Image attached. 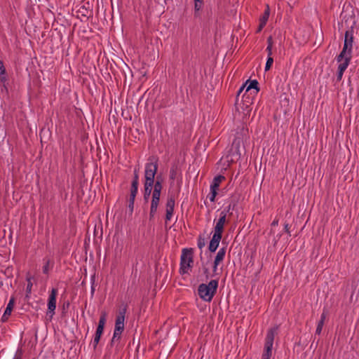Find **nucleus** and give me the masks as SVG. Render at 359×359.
<instances>
[{
	"mask_svg": "<svg viewBox=\"0 0 359 359\" xmlns=\"http://www.w3.org/2000/svg\"><path fill=\"white\" fill-rule=\"evenodd\" d=\"M337 62H338V69L337 73V81H340L342 79L344 72L349 65L351 60L348 59H341L337 57Z\"/></svg>",
	"mask_w": 359,
	"mask_h": 359,
	"instance_id": "f8f14e48",
	"label": "nucleus"
},
{
	"mask_svg": "<svg viewBox=\"0 0 359 359\" xmlns=\"http://www.w3.org/2000/svg\"><path fill=\"white\" fill-rule=\"evenodd\" d=\"M323 325H324V324L322 323V322H318V323L316 330V333L317 334H320V333L322 332V330H323Z\"/></svg>",
	"mask_w": 359,
	"mask_h": 359,
	"instance_id": "bb28decb",
	"label": "nucleus"
},
{
	"mask_svg": "<svg viewBox=\"0 0 359 359\" xmlns=\"http://www.w3.org/2000/svg\"><path fill=\"white\" fill-rule=\"evenodd\" d=\"M277 327L271 328L266 334L262 359H270L272 356V348Z\"/></svg>",
	"mask_w": 359,
	"mask_h": 359,
	"instance_id": "0eeeda50",
	"label": "nucleus"
},
{
	"mask_svg": "<svg viewBox=\"0 0 359 359\" xmlns=\"http://www.w3.org/2000/svg\"><path fill=\"white\" fill-rule=\"evenodd\" d=\"M138 190V184L135 182H132L130 187V194L136 196Z\"/></svg>",
	"mask_w": 359,
	"mask_h": 359,
	"instance_id": "4be33fe9",
	"label": "nucleus"
},
{
	"mask_svg": "<svg viewBox=\"0 0 359 359\" xmlns=\"http://www.w3.org/2000/svg\"><path fill=\"white\" fill-rule=\"evenodd\" d=\"M225 255H226V248H222L218 250V252L216 255V257L215 258L213 266H212V270L215 273H217V267L220 264V263H222L223 262V260L225 257Z\"/></svg>",
	"mask_w": 359,
	"mask_h": 359,
	"instance_id": "ddd939ff",
	"label": "nucleus"
},
{
	"mask_svg": "<svg viewBox=\"0 0 359 359\" xmlns=\"http://www.w3.org/2000/svg\"><path fill=\"white\" fill-rule=\"evenodd\" d=\"M0 82L2 83L4 88L7 91L8 76L6 72H4V74H0Z\"/></svg>",
	"mask_w": 359,
	"mask_h": 359,
	"instance_id": "aec40b11",
	"label": "nucleus"
},
{
	"mask_svg": "<svg viewBox=\"0 0 359 359\" xmlns=\"http://www.w3.org/2000/svg\"><path fill=\"white\" fill-rule=\"evenodd\" d=\"M163 186L161 183V180H160L159 177H157V180L154 184V189L153 190L152 196L151 198V205H150V211H149V219H153L158 210L159 203H160V196L162 190Z\"/></svg>",
	"mask_w": 359,
	"mask_h": 359,
	"instance_id": "f03ea898",
	"label": "nucleus"
},
{
	"mask_svg": "<svg viewBox=\"0 0 359 359\" xmlns=\"http://www.w3.org/2000/svg\"><path fill=\"white\" fill-rule=\"evenodd\" d=\"M126 313V306H124L119 311L115 322V328L111 339V342L114 343L121 339V334L124 330L125 315Z\"/></svg>",
	"mask_w": 359,
	"mask_h": 359,
	"instance_id": "39448f33",
	"label": "nucleus"
},
{
	"mask_svg": "<svg viewBox=\"0 0 359 359\" xmlns=\"http://www.w3.org/2000/svg\"><path fill=\"white\" fill-rule=\"evenodd\" d=\"M278 220H274L272 223H271V225L272 226H276L278 225Z\"/></svg>",
	"mask_w": 359,
	"mask_h": 359,
	"instance_id": "ea45409f",
	"label": "nucleus"
},
{
	"mask_svg": "<svg viewBox=\"0 0 359 359\" xmlns=\"http://www.w3.org/2000/svg\"><path fill=\"white\" fill-rule=\"evenodd\" d=\"M158 170V159L150 158L144 166V184H155V175Z\"/></svg>",
	"mask_w": 359,
	"mask_h": 359,
	"instance_id": "7ed1b4c3",
	"label": "nucleus"
},
{
	"mask_svg": "<svg viewBox=\"0 0 359 359\" xmlns=\"http://www.w3.org/2000/svg\"><path fill=\"white\" fill-rule=\"evenodd\" d=\"M273 62V58L272 57H267L266 62L265 65V71H268L271 67Z\"/></svg>",
	"mask_w": 359,
	"mask_h": 359,
	"instance_id": "5701e85b",
	"label": "nucleus"
},
{
	"mask_svg": "<svg viewBox=\"0 0 359 359\" xmlns=\"http://www.w3.org/2000/svg\"><path fill=\"white\" fill-rule=\"evenodd\" d=\"M136 196L130 194V199L129 201H135Z\"/></svg>",
	"mask_w": 359,
	"mask_h": 359,
	"instance_id": "58836bf2",
	"label": "nucleus"
},
{
	"mask_svg": "<svg viewBox=\"0 0 359 359\" xmlns=\"http://www.w3.org/2000/svg\"><path fill=\"white\" fill-rule=\"evenodd\" d=\"M203 1H194L195 11H198L201 9Z\"/></svg>",
	"mask_w": 359,
	"mask_h": 359,
	"instance_id": "393cba45",
	"label": "nucleus"
},
{
	"mask_svg": "<svg viewBox=\"0 0 359 359\" xmlns=\"http://www.w3.org/2000/svg\"><path fill=\"white\" fill-rule=\"evenodd\" d=\"M242 144V140L240 137H236L230 149L229 153L222 158L229 165L230 163H233L241 157V146Z\"/></svg>",
	"mask_w": 359,
	"mask_h": 359,
	"instance_id": "20e7f679",
	"label": "nucleus"
},
{
	"mask_svg": "<svg viewBox=\"0 0 359 359\" xmlns=\"http://www.w3.org/2000/svg\"><path fill=\"white\" fill-rule=\"evenodd\" d=\"M269 14H270L269 8V6H267L264 14L259 19V25L257 32H260L264 28V27L266 25V24L268 21V19L269 18Z\"/></svg>",
	"mask_w": 359,
	"mask_h": 359,
	"instance_id": "dca6fc26",
	"label": "nucleus"
},
{
	"mask_svg": "<svg viewBox=\"0 0 359 359\" xmlns=\"http://www.w3.org/2000/svg\"><path fill=\"white\" fill-rule=\"evenodd\" d=\"M134 202H135V201H129L128 207H129V208L131 210V211H133V207H134Z\"/></svg>",
	"mask_w": 359,
	"mask_h": 359,
	"instance_id": "f704fd0d",
	"label": "nucleus"
},
{
	"mask_svg": "<svg viewBox=\"0 0 359 359\" xmlns=\"http://www.w3.org/2000/svg\"><path fill=\"white\" fill-rule=\"evenodd\" d=\"M154 184H144V200L148 201L149 198H151Z\"/></svg>",
	"mask_w": 359,
	"mask_h": 359,
	"instance_id": "a211bd4d",
	"label": "nucleus"
},
{
	"mask_svg": "<svg viewBox=\"0 0 359 359\" xmlns=\"http://www.w3.org/2000/svg\"><path fill=\"white\" fill-rule=\"evenodd\" d=\"M27 285L26 291L27 293H29V292H31V290H32V278H27Z\"/></svg>",
	"mask_w": 359,
	"mask_h": 359,
	"instance_id": "a878e982",
	"label": "nucleus"
},
{
	"mask_svg": "<svg viewBox=\"0 0 359 359\" xmlns=\"http://www.w3.org/2000/svg\"><path fill=\"white\" fill-rule=\"evenodd\" d=\"M22 355V351L21 348H18L15 353L13 359H21Z\"/></svg>",
	"mask_w": 359,
	"mask_h": 359,
	"instance_id": "cd10ccee",
	"label": "nucleus"
},
{
	"mask_svg": "<svg viewBox=\"0 0 359 359\" xmlns=\"http://www.w3.org/2000/svg\"><path fill=\"white\" fill-rule=\"evenodd\" d=\"M106 320H107V314H106V313H102L100 318V320H99L98 325L97 327V330H102V331L104 330Z\"/></svg>",
	"mask_w": 359,
	"mask_h": 359,
	"instance_id": "6ab92c4d",
	"label": "nucleus"
},
{
	"mask_svg": "<svg viewBox=\"0 0 359 359\" xmlns=\"http://www.w3.org/2000/svg\"><path fill=\"white\" fill-rule=\"evenodd\" d=\"M217 195V191L215 190H210V192L208 195V198L211 202H215L216 196Z\"/></svg>",
	"mask_w": 359,
	"mask_h": 359,
	"instance_id": "b1692460",
	"label": "nucleus"
},
{
	"mask_svg": "<svg viewBox=\"0 0 359 359\" xmlns=\"http://www.w3.org/2000/svg\"><path fill=\"white\" fill-rule=\"evenodd\" d=\"M284 228H285V231L289 232V226H288V224H285Z\"/></svg>",
	"mask_w": 359,
	"mask_h": 359,
	"instance_id": "a19ab883",
	"label": "nucleus"
},
{
	"mask_svg": "<svg viewBox=\"0 0 359 359\" xmlns=\"http://www.w3.org/2000/svg\"><path fill=\"white\" fill-rule=\"evenodd\" d=\"M353 33L349 31H346L344 35V42L343 49L337 56L341 59L351 60V53L353 48Z\"/></svg>",
	"mask_w": 359,
	"mask_h": 359,
	"instance_id": "6e6552de",
	"label": "nucleus"
},
{
	"mask_svg": "<svg viewBox=\"0 0 359 359\" xmlns=\"http://www.w3.org/2000/svg\"><path fill=\"white\" fill-rule=\"evenodd\" d=\"M102 332H103V331H102V330H96L95 336L101 337V335H102Z\"/></svg>",
	"mask_w": 359,
	"mask_h": 359,
	"instance_id": "e433bc0d",
	"label": "nucleus"
},
{
	"mask_svg": "<svg viewBox=\"0 0 359 359\" xmlns=\"http://www.w3.org/2000/svg\"><path fill=\"white\" fill-rule=\"evenodd\" d=\"M175 200L172 197H169L167 199V202L165 204V223L167 225L168 222H170L173 216L174 213V208H175Z\"/></svg>",
	"mask_w": 359,
	"mask_h": 359,
	"instance_id": "9b49d317",
	"label": "nucleus"
},
{
	"mask_svg": "<svg viewBox=\"0 0 359 359\" xmlns=\"http://www.w3.org/2000/svg\"><path fill=\"white\" fill-rule=\"evenodd\" d=\"M100 337H96V336L94 337V339L92 342V344H93V346L94 348H95L97 347V346L100 341Z\"/></svg>",
	"mask_w": 359,
	"mask_h": 359,
	"instance_id": "c756f323",
	"label": "nucleus"
},
{
	"mask_svg": "<svg viewBox=\"0 0 359 359\" xmlns=\"http://www.w3.org/2000/svg\"><path fill=\"white\" fill-rule=\"evenodd\" d=\"M132 182H135L139 184V175L138 171L136 169L134 170V178Z\"/></svg>",
	"mask_w": 359,
	"mask_h": 359,
	"instance_id": "c85d7f7f",
	"label": "nucleus"
},
{
	"mask_svg": "<svg viewBox=\"0 0 359 359\" xmlns=\"http://www.w3.org/2000/svg\"><path fill=\"white\" fill-rule=\"evenodd\" d=\"M251 89H256L257 91L258 89V82L256 80L251 81L250 83L246 86V91H248Z\"/></svg>",
	"mask_w": 359,
	"mask_h": 359,
	"instance_id": "412c9836",
	"label": "nucleus"
},
{
	"mask_svg": "<svg viewBox=\"0 0 359 359\" xmlns=\"http://www.w3.org/2000/svg\"><path fill=\"white\" fill-rule=\"evenodd\" d=\"M204 246V243L203 242H198V247L201 249L202 248H203Z\"/></svg>",
	"mask_w": 359,
	"mask_h": 359,
	"instance_id": "4c0bfd02",
	"label": "nucleus"
},
{
	"mask_svg": "<svg viewBox=\"0 0 359 359\" xmlns=\"http://www.w3.org/2000/svg\"><path fill=\"white\" fill-rule=\"evenodd\" d=\"M102 332H103V331H102V330H96L95 336L101 337V335H102Z\"/></svg>",
	"mask_w": 359,
	"mask_h": 359,
	"instance_id": "c9c22d12",
	"label": "nucleus"
},
{
	"mask_svg": "<svg viewBox=\"0 0 359 359\" xmlns=\"http://www.w3.org/2000/svg\"><path fill=\"white\" fill-rule=\"evenodd\" d=\"M57 294L58 289L57 288H52L48 294L47 303L48 309L46 311V315H48L50 318H53L55 313L56 297Z\"/></svg>",
	"mask_w": 359,
	"mask_h": 359,
	"instance_id": "9d476101",
	"label": "nucleus"
},
{
	"mask_svg": "<svg viewBox=\"0 0 359 359\" xmlns=\"http://www.w3.org/2000/svg\"><path fill=\"white\" fill-rule=\"evenodd\" d=\"M266 51L267 52V57H272V47H270V46H267Z\"/></svg>",
	"mask_w": 359,
	"mask_h": 359,
	"instance_id": "2f4dec72",
	"label": "nucleus"
},
{
	"mask_svg": "<svg viewBox=\"0 0 359 359\" xmlns=\"http://www.w3.org/2000/svg\"><path fill=\"white\" fill-rule=\"evenodd\" d=\"M43 271H45V266H43Z\"/></svg>",
	"mask_w": 359,
	"mask_h": 359,
	"instance_id": "37998d69",
	"label": "nucleus"
},
{
	"mask_svg": "<svg viewBox=\"0 0 359 359\" xmlns=\"http://www.w3.org/2000/svg\"><path fill=\"white\" fill-rule=\"evenodd\" d=\"M14 304H15V298L11 297L7 304V306L6 308V310H5L3 316H1V321L2 323H6L8 321L9 317L11 315L12 311L13 309Z\"/></svg>",
	"mask_w": 359,
	"mask_h": 359,
	"instance_id": "4468645a",
	"label": "nucleus"
},
{
	"mask_svg": "<svg viewBox=\"0 0 359 359\" xmlns=\"http://www.w3.org/2000/svg\"><path fill=\"white\" fill-rule=\"evenodd\" d=\"M193 262L192 249H183L180 257V273L184 274L188 273L189 270L192 266Z\"/></svg>",
	"mask_w": 359,
	"mask_h": 359,
	"instance_id": "423d86ee",
	"label": "nucleus"
},
{
	"mask_svg": "<svg viewBox=\"0 0 359 359\" xmlns=\"http://www.w3.org/2000/svg\"><path fill=\"white\" fill-rule=\"evenodd\" d=\"M247 83L240 88V92L246 86Z\"/></svg>",
	"mask_w": 359,
	"mask_h": 359,
	"instance_id": "79ce46f5",
	"label": "nucleus"
},
{
	"mask_svg": "<svg viewBox=\"0 0 359 359\" xmlns=\"http://www.w3.org/2000/svg\"><path fill=\"white\" fill-rule=\"evenodd\" d=\"M218 287V281L217 280H210L208 284L202 283L199 285L198 293L199 297L205 302H210Z\"/></svg>",
	"mask_w": 359,
	"mask_h": 359,
	"instance_id": "f257e3e1",
	"label": "nucleus"
},
{
	"mask_svg": "<svg viewBox=\"0 0 359 359\" xmlns=\"http://www.w3.org/2000/svg\"><path fill=\"white\" fill-rule=\"evenodd\" d=\"M231 210V205H228L219 212L218 219H215L214 233L222 235L224 224L226 222L227 214Z\"/></svg>",
	"mask_w": 359,
	"mask_h": 359,
	"instance_id": "1a4fd4ad",
	"label": "nucleus"
},
{
	"mask_svg": "<svg viewBox=\"0 0 359 359\" xmlns=\"http://www.w3.org/2000/svg\"><path fill=\"white\" fill-rule=\"evenodd\" d=\"M326 319V313H323L320 316V319L318 322H322V323H325V320Z\"/></svg>",
	"mask_w": 359,
	"mask_h": 359,
	"instance_id": "473e14b6",
	"label": "nucleus"
},
{
	"mask_svg": "<svg viewBox=\"0 0 359 359\" xmlns=\"http://www.w3.org/2000/svg\"><path fill=\"white\" fill-rule=\"evenodd\" d=\"M222 235L213 233L212 237L210 241L208 249L210 252H214L217 249Z\"/></svg>",
	"mask_w": 359,
	"mask_h": 359,
	"instance_id": "2eb2a0df",
	"label": "nucleus"
},
{
	"mask_svg": "<svg viewBox=\"0 0 359 359\" xmlns=\"http://www.w3.org/2000/svg\"><path fill=\"white\" fill-rule=\"evenodd\" d=\"M224 180H225L224 176L221 175L215 177L211 184H210V190H215V191H217L219 189V187L220 186V184Z\"/></svg>",
	"mask_w": 359,
	"mask_h": 359,
	"instance_id": "f3484780",
	"label": "nucleus"
},
{
	"mask_svg": "<svg viewBox=\"0 0 359 359\" xmlns=\"http://www.w3.org/2000/svg\"><path fill=\"white\" fill-rule=\"evenodd\" d=\"M6 72V68L3 62L0 60V74H4V72Z\"/></svg>",
	"mask_w": 359,
	"mask_h": 359,
	"instance_id": "7c9ffc66",
	"label": "nucleus"
},
{
	"mask_svg": "<svg viewBox=\"0 0 359 359\" xmlns=\"http://www.w3.org/2000/svg\"><path fill=\"white\" fill-rule=\"evenodd\" d=\"M267 46H270V47L273 46V41H272V37L271 36H269L267 39Z\"/></svg>",
	"mask_w": 359,
	"mask_h": 359,
	"instance_id": "72a5a7b5",
	"label": "nucleus"
}]
</instances>
